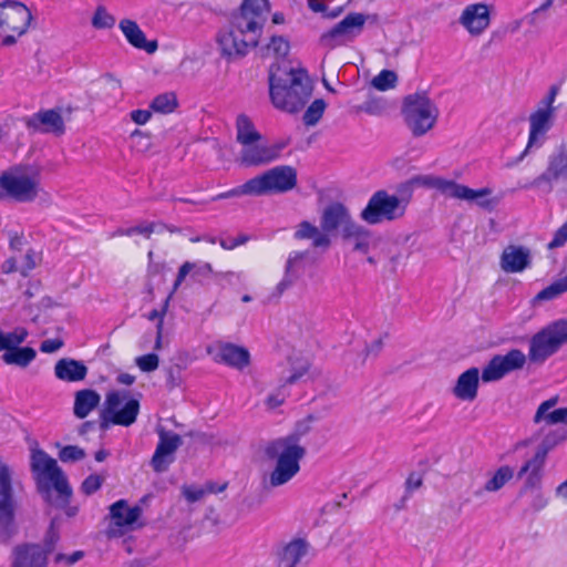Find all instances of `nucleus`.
<instances>
[{"label": "nucleus", "mask_w": 567, "mask_h": 567, "mask_svg": "<svg viewBox=\"0 0 567 567\" xmlns=\"http://www.w3.org/2000/svg\"><path fill=\"white\" fill-rule=\"evenodd\" d=\"M567 183V147L561 146L548 157L545 172L537 176L530 187L545 193H550L555 182Z\"/></svg>", "instance_id": "nucleus-16"}, {"label": "nucleus", "mask_w": 567, "mask_h": 567, "mask_svg": "<svg viewBox=\"0 0 567 567\" xmlns=\"http://www.w3.org/2000/svg\"><path fill=\"white\" fill-rule=\"evenodd\" d=\"M58 539L59 535L53 529V526H51L50 530L48 532V535L45 536L44 544L42 546L43 550H45L48 556L54 551Z\"/></svg>", "instance_id": "nucleus-60"}, {"label": "nucleus", "mask_w": 567, "mask_h": 567, "mask_svg": "<svg viewBox=\"0 0 567 567\" xmlns=\"http://www.w3.org/2000/svg\"><path fill=\"white\" fill-rule=\"evenodd\" d=\"M396 83L398 75L394 71L391 70H382L371 80V86L381 92L394 89Z\"/></svg>", "instance_id": "nucleus-46"}, {"label": "nucleus", "mask_w": 567, "mask_h": 567, "mask_svg": "<svg viewBox=\"0 0 567 567\" xmlns=\"http://www.w3.org/2000/svg\"><path fill=\"white\" fill-rule=\"evenodd\" d=\"M352 221L353 220L346 206L340 203H334L326 207L322 212L320 226L326 231V234L329 235L331 231L337 229H340L342 233L343 229L347 228Z\"/></svg>", "instance_id": "nucleus-30"}, {"label": "nucleus", "mask_w": 567, "mask_h": 567, "mask_svg": "<svg viewBox=\"0 0 567 567\" xmlns=\"http://www.w3.org/2000/svg\"><path fill=\"white\" fill-rule=\"evenodd\" d=\"M63 346V341L61 339H47L41 342L40 350L44 353H53L60 350Z\"/></svg>", "instance_id": "nucleus-61"}, {"label": "nucleus", "mask_w": 567, "mask_h": 567, "mask_svg": "<svg viewBox=\"0 0 567 567\" xmlns=\"http://www.w3.org/2000/svg\"><path fill=\"white\" fill-rule=\"evenodd\" d=\"M566 291H567V284L563 277V278L557 279L556 281H554L553 284H550L549 286L544 288L543 290H540L536 295L535 299L538 301L551 300V299L557 298L558 296H560L561 293H564Z\"/></svg>", "instance_id": "nucleus-48"}, {"label": "nucleus", "mask_w": 567, "mask_h": 567, "mask_svg": "<svg viewBox=\"0 0 567 567\" xmlns=\"http://www.w3.org/2000/svg\"><path fill=\"white\" fill-rule=\"evenodd\" d=\"M85 457V451L76 445L63 446L59 452V458L64 462H78Z\"/></svg>", "instance_id": "nucleus-51"}, {"label": "nucleus", "mask_w": 567, "mask_h": 567, "mask_svg": "<svg viewBox=\"0 0 567 567\" xmlns=\"http://www.w3.org/2000/svg\"><path fill=\"white\" fill-rule=\"evenodd\" d=\"M408 203V199L381 189L370 197L367 206L360 213V218L369 225L394 221L404 216Z\"/></svg>", "instance_id": "nucleus-11"}, {"label": "nucleus", "mask_w": 567, "mask_h": 567, "mask_svg": "<svg viewBox=\"0 0 567 567\" xmlns=\"http://www.w3.org/2000/svg\"><path fill=\"white\" fill-rule=\"evenodd\" d=\"M411 185L423 186L439 190L444 196L450 197L454 181L434 175H419L410 181Z\"/></svg>", "instance_id": "nucleus-39"}, {"label": "nucleus", "mask_w": 567, "mask_h": 567, "mask_svg": "<svg viewBox=\"0 0 567 567\" xmlns=\"http://www.w3.org/2000/svg\"><path fill=\"white\" fill-rule=\"evenodd\" d=\"M153 231H154V225L146 224V225H138V226L126 228V229H120L117 231V234L122 235V236H133L134 234H141V235H145L148 237Z\"/></svg>", "instance_id": "nucleus-58"}, {"label": "nucleus", "mask_w": 567, "mask_h": 567, "mask_svg": "<svg viewBox=\"0 0 567 567\" xmlns=\"http://www.w3.org/2000/svg\"><path fill=\"white\" fill-rule=\"evenodd\" d=\"M207 354L217 363H224L237 370H244L250 364L249 351L230 342H217L206 347Z\"/></svg>", "instance_id": "nucleus-20"}, {"label": "nucleus", "mask_w": 567, "mask_h": 567, "mask_svg": "<svg viewBox=\"0 0 567 567\" xmlns=\"http://www.w3.org/2000/svg\"><path fill=\"white\" fill-rule=\"evenodd\" d=\"M567 243V220L554 233L553 239L548 243V249H556Z\"/></svg>", "instance_id": "nucleus-55"}, {"label": "nucleus", "mask_w": 567, "mask_h": 567, "mask_svg": "<svg viewBox=\"0 0 567 567\" xmlns=\"http://www.w3.org/2000/svg\"><path fill=\"white\" fill-rule=\"evenodd\" d=\"M326 102L321 99L315 100L303 114V123L307 126L316 125L323 115Z\"/></svg>", "instance_id": "nucleus-49"}, {"label": "nucleus", "mask_w": 567, "mask_h": 567, "mask_svg": "<svg viewBox=\"0 0 567 567\" xmlns=\"http://www.w3.org/2000/svg\"><path fill=\"white\" fill-rule=\"evenodd\" d=\"M514 476V471L512 467L504 465L501 466L493 476L485 483L484 491L486 492H497L505 486L507 482H509Z\"/></svg>", "instance_id": "nucleus-42"}, {"label": "nucleus", "mask_w": 567, "mask_h": 567, "mask_svg": "<svg viewBox=\"0 0 567 567\" xmlns=\"http://www.w3.org/2000/svg\"><path fill=\"white\" fill-rule=\"evenodd\" d=\"M27 244L24 235L21 233H13L10 235V247L13 250L21 251Z\"/></svg>", "instance_id": "nucleus-63"}, {"label": "nucleus", "mask_w": 567, "mask_h": 567, "mask_svg": "<svg viewBox=\"0 0 567 567\" xmlns=\"http://www.w3.org/2000/svg\"><path fill=\"white\" fill-rule=\"evenodd\" d=\"M135 363L140 368L141 371L153 372L159 365V358L155 353H148V354L137 357L135 359Z\"/></svg>", "instance_id": "nucleus-52"}, {"label": "nucleus", "mask_w": 567, "mask_h": 567, "mask_svg": "<svg viewBox=\"0 0 567 567\" xmlns=\"http://www.w3.org/2000/svg\"><path fill=\"white\" fill-rule=\"evenodd\" d=\"M54 374L56 379L64 382H80L86 378L87 367L82 361L62 358L54 365Z\"/></svg>", "instance_id": "nucleus-31"}, {"label": "nucleus", "mask_w": 567, "mask_h": 567, "mask_svg": "<svg viewBox=\"0 0 567 567\" xmlns=\"http://www.w3.org/2000/svg\"><path fill=\"white\" fill-rule=\"evenodd\" d=\"M290 50L289 41L282 35H274L269 42L262 48L264 56L285 58Z\"/></svg>", "instance_id": "nucleus-40"}, {"label": "nucleus", "mask_w": 567, "mask_h": 567, "mask_svg": "<svg viewBox=\"0 0 567 567\" xmlns=\"http://www.w3.org/2000/svg\"><path fill=\"white\" fill-rule=\"evenodd\" d=\"M182 493L189 503H195L200 501L206 495V489L193 485H184L182 487Z\"/></svg>", "instance_id": "nucleus-57"}, {"label": "nucleus", "mask_w": 567, "mask_h": 567, "mask_svg": "<svg viewBox=\"0 0 567 567\" xmlns=\"http://www.w3.org/2000/svg\"><path fill=\"white\" fill-rule=\"evenodd\" d=\"M480 370L470 368L458 375L451 392L453 396L462 402H473L478 395Z\"/></svg>", "instance_id": "nucleus-26"}, {"label": "nucleus", "mask_w": 567, "mask_h": 567, "mask_svg": "<svg viewBox=\"0 0 567 567\" xmlns=\"http://www.w3.org/2000/svg\"><path fill=\"white\" fill-rule=\"evenodd\" d=\"M84 556L83 551L76 550L72 554H63V553H56L54 555V563L58 565H64V566H72L75 563H78L80 559H82Z\"/></svg>", "instance_id": "nucleus-56"}, {"label": "nucleus", "mask_w": 567, "mask_h": 567, "mask_svg": "<svg viewBox=\"0 0 567 567\" xmlns=\"http://www.w3.org/2000/svg\"><path fill=\"white\" fill-rule=\"evenodd\" d=\"M142 507L138 505L130 506L127 501L120 499L110 506L111 524L107 530L109 536L117 537L126 532L142 527L140 523Z\"/></svg>", "instance_id": "nucleus-14"}, {"label": "nucleus", "mask_w": 567, "mask_h": 567, "mask_svg": "<svg viewBox=\"0 0 567 567\" xmlns=\"http://www.w3.org/2000/svg\"><path fill=\"white\" fill-rule=\"evenodd\" d=\"M173 293L174 292L172 291V293L167 297V299L165 300V303H164L162 310L154 309L147 316V318L150 320H155V319L158 320L157 324H156V340H155V346H154L155 350H161L162 349V338H163V331H164V317H165V313H166V310H167V307H168L169 298H171V296Z\"/></svg>", "instance_id": "nucleus-47"}, {"label": "nucleus", "mask_w": 567, "mask_h": 567, "mask_svg": "<svg viewBox=\"0 0 567 567\" xmlns=\"http://www.w3.org/2000/svg\"><path fill=\"white\" fill-rule=\"evenodd\" d=\"M30 470L38 493L45 503L54 507L69 505L72 488L55 458L34 444L30 451Z\"/></svg>", "instance_id": "nucleus-2"}, {"label": "nucleus", "mask_w": 567, "mask_h": 567, "mask_svg": "<svg viewBox=\"0 0 567 567\" xmlns=\"http://www.w3.org/2000/svg\"><path fill=\"white\" fill-rule=\"evenodd\" d=\"M527 357L519 349H512L506 354L494 355L482 371L484 382H495L506 374L520 370L526 363Z\"/></svg>", "instance_id": "nucleus-15"}, {"label": "nucleus", "mask_w": 567, "mask_h": 567, "mask_svg": "<svg viewBox=\"0 0 567 567\" xmlns=\"http://www.w3.org/2000/svg\"><path fill=\"white\" fill-rule=\"evenodd\" d=\"M293 238L297 240H310L315 248H328L331 239L328 234L315 224L303 220L296 226Z\"/></svg>", "instance_id": "nucleus-32"}, {"label": "nucleus", "mask_w": 567, "mask_h": 567, "mask_svg": "<svg viewBox=\"0 0 567 567\" xmlns=\"http://www.w3.org/2000/svg\"><path fill=\"white\" fill-rule=\"evenodd\" d=\"M286 400V394L281 391V389H278L276 392L270 393L265 403L268 409L274 410L278 406H280Z\"/></svg>", "instance_id": "nucleus-59"}, {"label": "nucleus", "mask_w": 567, "mask_h": 567, "mask_svg": "<svg viewBox=\"0 0 567 567\" xmlns=\"http://www.w3.org/2000/svg\"><path fill=\"white\" fill-rule=\"evenodd\" d=\"M140 408V401L127 391H109L99 413L100 429L105 431L112 425L131 426L137 420Z\"/></svg>", "instance_id": "nucleus-8"}, {"label": "nucleus", "mask_w": 567, "mask_h": 567, "mask_svg": "<svg viewBox=\"0 0 567 567\" xmlns=\"http://www.w3.org/2000/svg\"><path fill=\"white\" fill-rule=\"evenodd\" d=\"M270 11L268 0H244L228 27L217 35L220 54L228 60L245 56L256 48Z\"/></svg>", "instance_id": "nucleus-1"}, {"label": "nucleus", "mask_w": 567, "mask_h": 567, "mask_svg": "<svg viewBox=\"0 0 567 567\" xmlns=\"http://www.w3.org/2000/svg\"><path fill=\"white\" fill-rule=\"evenodd\" d=\"M493 6L485 2L467 4L461 12L458 22L471 37L482 35L491 25Z\"/></svg>", "instance_id": "nucleus-18"}, {"label": "nucleus", "mask_w": 567, "mask_h": 567, "mask_svg": "<svg viewBox=\"0 0 567 567\" xmlns=\"http://www.w3.org/2000/svg\"><path fill=\"white\" fill-rule=\"evenodd\" d=\"M118 28L133 48L143 50L148 54H153L157 51V40H147L136 21L128 18L122 19L118 23Z\"/></svg>", "instance_id": "nucleus-28"}, {"label": "nucleus", "mask_w": 567, "mask_h": 567, "mask_svg": "<svg viewBox=\"0 0 567 567\" xmlns=\"http://www.w3.org/2000/svg\"><path fill=\"white\" fill-rule=\"evenodd\" d=\"M269 93L275 107L298 113L310 100L312 85L305 70L272 65L269 70Z\"/></svg>", "instance_id": "nucleus-3"}, {"label": "nucleus", "mask_w": 567, "mask_h": 567, "mask_svg": "<svg viewBox=\"0 0 567 567\" xmlns=\"http://www.w3.org/2000/svg\"><path fill=\"white\" fill-rule=\"evenodd\" d=\"M177 107V99L175 93L167 92L157 95L151 103V109L157 113H172Z\"/></svg>", "instance_id": "nucleus-44"}, {"label": "nucleus", "mask_w": 567, "mask_h": 567, "mask_svg": "<svg viewBox=\"0 0 567 567\" xmlns=\"http://www.w3.org/2000/svg\"><path fill=\"white\" fill-rule=\"evenodd\" d=\"M287 144L288 142L280 141L271 145H261L258 143L241 145L237 162L245 167L267 165L279 158L281 151Z\"/></svg>", "instance_id": "nucleus-17"}, {"label": "nucleus", "mask_w": 567, "mask_h": 567, "mask_svg": "<svg viewBox=\"0 0 567 567\" xmlns=\"http://www.w3.org/2000/svg\"><path fill=\"white\" fill-rule=\"evenodd\" d=\"M558 402L559 398L557 395L542 402L536 410L533 422L535 424L544 423L545 425H554L555 416L553 409L558 404Z\"/></svg>", "instance_id": "nucleus-41"}, {"label": "nucleus", "mask_w": 567, "mask_h": 567, "mask_svg": "<svg viewBox=\"0 0 567 567\" xmlns=\"http://www.w3.org/2000/svg\"><path fill=\"white\" fill-rule=\"evenodd\" d=\"M213 274V267L209 262H200V261H185L178 268L177 276L175 282L173 285V292H175L187 276L200 282L203 279L208 278Z\"/></svg>", "instance_id": "nucleus-33"}, {"label": "nucleus", "mask_w": 567, "mask_h": 567, "mask_svg": "<svg viewBox=\"0 0 567 567\" xmlns=\"http://www.w3.org/2000/svg\"><path fill=\"white\" fill-rule=\"evenodd\" d=\"M365 21L367 16L363 13H349L331 30L322 34L321 41L330 47H336L347 41H351L361 33Z\"/></svg>", "instance_id": "nucleus-19"}, {"label": "nucleus", "mask_w": 567, "mask_h": 567, "mask_svg": "<svg viewBox=\"0 0 567 567\" xmlns=\"http://www.w3.org/2000/svg\"><path fill=\"white\" fill-rule=\"evenodd\" d=\"M104 478L97 474L89 475L81 485V492L85 495H91L100 489Z\"/></svg>", "instance_id": "nucleus-53"}, {"label": "nucleus", "mask_w": 567, "mask_h": 567, "mask_svg": "<svg viewBox=\"0 0 567 567\" xmlns=\"http://www.w3.org/2000/svg\"><path fill=\"white\" fill-rule=\"evenodd\" d=\"M297 185V172L288 165L277 166L265 173L248 179L239 187L227 194H220L219 198L239 195L260 196L264 194L286 193Z\"/></svg>", "instance_id": "nucleus-6"}, {"label": "nucleus", "mask_w": 567, "mask_h": 567, "mask_svg": "<svg viewBox=\"0 0 567 567\" xmlns=\"http://www.w3.org/2000/svg\"><path fill=\"white\" fill-rule=\"evenodd\" d=\"M39 261V256L33 249H28L22 257L20 265V272L27 276L29 271L35 268Z\"/></svg>", "instance_id": "nucleus-54"}, {"label": "nucleus", "mask_w": 567, "mask_h": 567, "mask_svg": "<svg viewBox=\"0 0 567 567\" xmlns=\"http://www.w3.org/2000/svg\"><path fill=\"white\" fill-rule=\"evenodd\" d=\"M565 440H567V432L561 431V430L549 431L544 436V439L537 450L543 451L544 454L547 455L551 449H554L558 444L563 443Z\"/></svg>", "instance_id": "nucleus-50"}, {"label": "nucleus", "mask_w": 567, "mask_h": 567, "mask_svg": "<svg viewBox=\"0 0 567 567\" xmlns=\"http://www.w3.org/2000/svg\"><path fill=\"white\" fill-rule=\"evenodd\" d=\"M559 87L551 85L546 94L538 101L535 109L528 115V141L525 150L517 157L516 163L529 153L533 147H540L546 138V134L550 131L556 118L557 107L555 101L558 95Z\"/></svg>", "instance_id": "nucleus-7"}, {"label": "nucleus", "mask_w": 567, "mask_h": 567, "mask_svg": "<svg viewBox=\"0 0 567 567\" xmlns=\"http://www.w3.org/2000/svg\"><path fill=\"white\" fill-rule=\"evenodd\" d=\"M101 402V395L93 389H82L74 393L73 414L85 419Z\"/></svg>", "instance_id": "nucleus-34"}, {"label": "nucleus", "mask_w": 567, "mask_h": 567, "mask_svg": "<svg viewBox=\"0 0 567 567\" xmlns=\"http://www.w3.org/2000/svg\"><path fill=\"white\" fill-rule=\"evenodd\" d=\"M265 456L274 463L272 470L264 478L266 488H277L289 483L300 472V461L306 447L296 434L271 441L264 449Z\"/></svg>", "instance_id": "nucleus-4"}, {"label": "nucleus", "mask_w": 567, "mask_h": 567, "mask_svg": "<svg viewBox=\"0 0 567 567\" xmlns=\"http://www.w3.org/2000/svg\"><path fill=\"white\" fill-rule=\"evenodd\" d=\"M152 116L151 111L148 110H135L131 112V118L134 123L138 125L146 124Z\"/></svg>", "instance_id": "nucleus-62"}, {"label": "nucleus", "mask_w": 567, "mask_h": 567, "mask_svg": "<svg viewBox=\"0 0 567 567\" xmlns=\"http://www.w3.org/2000/svg\"><path fill=\"white\" fill-rule=\"evenodd\" d=\"M532 265V250L523 245L506 246L499 257V267L506 274L523 272Z\"/></svg>", "instance_id": "nucleus-24"}, {"label": "nucleus", "mask_w": 567, "mask_h": 567, "mask_svg": "<svg viewBox=\"0 0 567 567\" xmlns=\"http://www.w3.org/2000/svg\"><path fill=\"white\" fill-rule=\"evenodd\" d=\"M261 134L256 130L252 121L246 114H239L236 118V141L240 145L259 143Z\"/></svg>", "instance_id": "nucleus-38"}, {"label": "nucleus", "mask_w": 567, "mask_h": 567, "mask_svg": "<svg viewBox=\"0 0 567 567\" xmlns=\"http://www.w3.org/2000/svg\"><path fill=\"white\" fill-rule=\"evenodd\" d=\"M439 109L426 92L409 94L403 100L402 115L414 137L429 133L436 124Z\"/></svg>", "instance_id": "nucleus-9"}, {"label": "nucleus", "mask_w": 567, "mask_h": 567, "mask_svg": "<svg viewBox=\"0 0 567 567\" xmlns=\"http://www.w3.org/2000/svg\"><path fill=\"white\" fill-rule=\"evenodd\" d=\"M566 342L567 318L551 322L530 339L528 359L534 363H543Z\"/></svg>", "instance_id": "nucleus-12"}, {"label": "nucleus", "mask_w": 567, "mask_h": 567, "mask_svg": "<svg viewBox=\"0 0 567 567\" xmlns=\"http://www.w3.org/2000/svg\"><path fill=\"white\" fill-rule=\"evenodd\" d=\"M33 21L31 10L21 1L0 2V47H12L25 35Z\"/></svg>", "instance_id": "nucleus-10"}, {"label": "nucleus", "mask_w": 567, "mask_h": 567, "mask_svg": "<svg viewBox=\"0 0 567 567\" xmlns=\"http://www.w3.org/2000/svg\"><path fill=\"white\" fill-rule=\"evenodd\" d=\"M306 252L293 251L290 252L286 265L281 280L276 285L272 295L277 298L281 297L285 291L290 289L295 282L299 279L303 270V261Z\"/></svg>", "instance_id": "nucleus-29"}, {"label": "nucleus", "mask_w": 567, "mask_h": 567, "mask_svg": "<svg viewBox=\"0 0 567 567\" xmlns=\"http://www.w3.org/2000/svg\"><path fill=\"white\" fill-rule=\"evenodd\" d=\"M48 555L39 544L16 546L12 551L11 567H47Z\"/></svg>", "instance_id": "nucleus-25"}, {"label": "nucleus", "mask_w": 567, "mask_h": 567, "mask_svg": "<svg viewBox=\"0 0 567 567\" xmlns=\"http://www.w3.org/2000/svg\"><path fill=\"white\" fill-rule=\"evenodd\" d=\"M44 193L37 168L17 164L0 173V202L29 204Z\"/></svg>", "instance_id": "nucleus-5"}, {"label": "nucleus", "mask_w": 567, "mask_h": 567, "mask_svg": "<svg viewBox=\"0 0 567 567\" xmlns=\"http://www.w3.org/2000/svg\"><path fill=\"white\" fill-rule=\"evenodd\" d=\"M310 544L303 538H295L284 548L279 557L281 565L297 567L298 564L308 555Z\"/></svg>", "instance_id": "nucleus-35"}, {"label": "nucleus", "mask_w": 567, "mask_h": 567, "mask_svg": "<svg viewBox=\"0 0 567 567\" xmlns=\"http://www.w3.org/2000/svg\"><path fill=\"white\" fill-rule=\"evenodd\" d=\"M31 125L34 127L38 124L43 126L42 131L45 133H53L56 135H62L65 132V125L61 113L56 110H47L40 111L33 115Z\"/></svg>", "instance_id": "nucleus-36"}, {"label": "nucleus", "mask_w": 567, "mask_h": 567, "mask_svg": "<svg viewBox=\"0 0 567 567\" xmlns=\"http://www.w3.org/2000/svg\"><path fill=\"white\" fill-rule=\"evenodd\" d=\"M29 336L24 327H16L11 331H3L0 328V352L1 359L8 365L27 368L37 357V351L31 347H20Z\"/></svg>", "instance_id": "nucleus-13"}, {"label": "nucleus", "mask_w": 567, "mask_h": 567, "mask_svg": "<svg viewBox=\"0 0 567 567\" xmlns=\"http://www.w3.org/2000/svg\"><path fill=\"white\" fill-rule=\"evenodd\" d=\"M341 238L352 251L359 254H368L375 241L372 231L354 220L343 229Z\"/></svg>", "instance_id": "nucleus-27"}, {"label": "nucleus", "mask_w": 567, "mask_h": 567, "mask_svg": "<svg viewBox=\"0 0 567 567\" xmlns=\"http://www.w3.org/2000/svg\"><path fill=\"white\" fill-rule=\"evenodd\" d=\"M309 368L310 362L307 358L291 361V373L288 377L281 379L280 388L287 384H293L299 381L308 372Z\"/></svg>", "instance_id": "nucleus-45"}, {"label": "nucleus", "mask_w": 567, "mask_h": 567, "mask_svg": "<svg viewBox=\"0 0 567 567\" xmlns=\"http://www.w3.org/2000/svg\"><path fill=\"white\" fill-rule=\"evenodd\" d=\"M422 482H423V480H422V476L420 474L412 473V474H410V476L406 480V483H405L406 489L410 491V492L415 491L419 487H421Z\"/></svg>", "instance_id": "nucleus-64"}, {"label": "nucleus", "mask_w": 567, "mask_h": 567, "mask_svg": "<svg viewBox=\"0 0 567 567\" xmlns=\"http://www.w3.org/2000/svg\"><path fill=\"white\" fill-rule=\"evenodd\" d=\"M450 197L475 204L480 208L487 212L494 210L499 203V197L495 196L493 194V189L489 187L473 189L456 182L453 184Z\"/></svg>", "instance_id": "nucleus-23"}, {"label": "nucleus", "mask_w": 567, "mask_h": 567, "mask_svg": "<svg viewBox=\"0 0 567 567\" xmlns=\"http://www.w3.org/2000/svg\"><path fill=\"white\" fill-rule=\"evenodd\" d=\"M157 433L159 441L151 460V465L156 473H162L174 462V454L182 445L183 440L181 435L168 432L163 427L158 429Z\"/></svg>", "instance_id": "nucleus-21"}, {"label": "nucleus", "mask_w": 567, "mask_h": 567, "mask_svg": "<svg viewBox=\"0 0 567 567\" xmlns=\"http://www.w3.org/2000/svg\"><path fill=\"white\" fill-rule=\"evenodd\" d=\"M13 471L0 460V526L8 527L14 518Z\"/></svg>", "instance_id": "nucleus-22"}, {"label": "nucleus", "mask_w": 567, "mask_h": 567, "mask_svg": "<svg viewBox=\"0 0 567 567\" xmlns=\"http://www.w3.org/2000/svg\"><path fill=\"white\" fill-rule=\"evenodd\" d=\"M546 457L547 455H545L543 451L537 450L534 456L520 467L518 477L526 475V485L528 487H536L540 484Z\"/></svg>", "instance_id": "nucleus-37"}, {"label": "nucleus", "mask_w": 567, "mask_h": 567, "mask_svg": "<svg viewBox=\"0 0 567 567\" xmlns=\"http://www.w3.org/2000/svg\"><path fill=\"white\" fill-rule=\"evenodd\" d=\"M115 22V17L104 6L96 7L91 19V24L96 30L112 29Z\"/></svg>", "instance_id": "nucleus-43"}]
</instances>
